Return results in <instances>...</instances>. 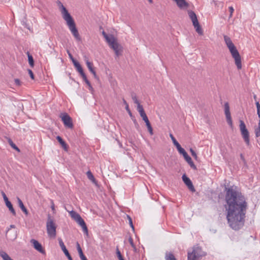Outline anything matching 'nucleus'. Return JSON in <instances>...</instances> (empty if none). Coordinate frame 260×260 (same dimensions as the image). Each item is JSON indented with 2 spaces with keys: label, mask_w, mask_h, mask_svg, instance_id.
<instances>
[{
  "label": "nucleus",
  "mask_w": 260,
  "mask_h": 260,
  "mask_svg": "<svg viewBox=\"0 0 260 260\" xmlns=\"http://www.w3.org/2000/svg\"><path fill=\"white\" fill-rule=\"evenodd\" d=\"M102 35H103L104 37L105 38L106 41L107 42V43H108L109 42H110V41L112 40V36H113L112 35L111 36V37H110L106 32L105 31H103L102 32Z\"/></svg>",
  "instance_id": "31"
},
{
  "label": "nucleus",
  "mask_w": 260,
  "mask_h": 260,
  "mask_svg": "<svg viewBox=\"0 0 260 260\" xmlns=\"http://www.w3.org/2000/svg\"><path fill=\"white\" fill-rule=\"evenodd\" d=\"M59 3L60 4V11L63 19L66 21L67 25L74 37L77 40H80L81 38L78 29L76 28L74 20L63 5L60 2Z\"/></svg>",
  "instance_id": "3"
},
{
  "label": "nucleus",
  "mask_w": 260,
  "mask_h": 260,
  "mask_svg": "<svg viewBox=\"0 0 260 260\" xmlns=\"http://www.w3.org/2000/svg\"><path fill=\"white\" fill-rule=\"evenodd\" d=\"M136 128L138 129L140 127L139 125L138 122H136V124H135Z\"/></svg>",
  "instance_id": "48"
},
{
  "label": "nucleus",
  "mask_w": 260,
  "mask_h": 260,
  "mask_svg": "<svg viewBox=\"0 0 260 260\" xmlns=\"http://www.w3.org/2000/svg\"><path fill=\"white\" fill-rule=\"evenodd\" d=\"M27 55H28V63L30 65V66L31 67V68H33L34 66V58L32 56V55H31L28 52H27Z\"/></svg>",
  "instance_id": "28"
},
{
  "label": "nucleus",
  "mask_w": 260,
  "mask_h": 260,
  "mask_svg": "<svg viewBox=\"0 0 260 260\" xmlns=\"http://www.w3.org/2000/svg\"><path fill=\"white\" fill-rule=\"evenodd\" d=\"M82 228L83 232L86 234L87 236L88 235V229L86 225V223L81 226Z\"/></svg>",
  "instance_id": "36"
},
{
  "label": "nucleus",
  "mask_w": 260,
  "mask_h": 260,
  "mask_svg": "<svg viewBox=\"0 0 260 260\" xmlns=\"http://www.w3.org/2000/svg\"><path fill=\"white\" fill-rule=\"evenodd\" d=\"M224 113L225 115L226 121L229 124V125L231 126V127H233V122L232 119L231 115V113L230 111V106L229 105V103L228 102H226L224 103Z\"/></svg>",
  "instance_id": "12"
},
{
  "label": "nucleus",
  "mask_w": 260,
  "mask_h": 260,
  "mask_svg": "<svg viewBox=\"0 0 260 260\" xmlns=\"http://www.w3.org/2000/svg\"><path fill=\"white\" fill-rule=\"evenodd\" d=\"M141 117L142 118L143 120L145 121L146 123V126L148 128V131L150 134L151 135H152L153 134V128L151 126V125L149 121V119L146 115V114L142 115V116H141Z\"/></svg>",
  "instance_id": "17"
},
{
  "label": "nucleus",
  "mask_w": 260,
  "mask_h": 260,
  "mask_svg": "<svg viewBox=\"0 0 260 260\" xmlns=\"http://www.w3.org/2000/svg\"><path fill=\"white\" fill-rule=\"evenodd\" d=\"M109 46L114 51L116 57L121 55L122 52V46L118 43L115 38L112 36V40L108 43Z\"/></svg>",
  "instance_id": "10"
},
{
  "label": "nucleus",
  "mask_w": 260,
  "mask_h": 260,
  "mask_svg": "<svg viewBox=\"0 0 260 260\" xmlns=\"http://www.w3.org/2000/svg\"><path fill=\"white\" fill-rule=\"evenodd\" d=\"M170 137H171L174 145L176 147L179 152L183 155L184 159L189 164L190 167L194 170H197V168L196 166L194 164L191 157L188 155L185 150L183 148L181 147V145L177 142V141L176 140L173 135L172 134H170Z\"/></svg>",
  "instance_id": "5"
},
{
  "label": "nucleus",
  "mask_w": 260,
  "mask_h": 260,
  "mask_svg": "<svg viewBox=\"0 0 260 260\" xmlns=\"http://www.w3.org/2000/svg\"><path fill=\"white\" fill-rule=\"evenodd\" d=\"M31 244H32L34 248L43 254H45V250L43 248L42 245L37 240L35 239H31L30 241Z\"/></svg>",
  "instance_id": "13"
},
{
  "label": "nucleus",
  "mask_w": 260,
  "mask_h": 260,
  "mask_svg": "<svg viewBox=\"0 0 260 260\" xmlns=\"http://www.w3.org/2000/svg\"><path fill=\"white\" fill-rule=\"evenodd\" d=\"M258 125L259 126V127H260V117H259V120Z\"/></svg>",
  "instance_id": "55"
},
{
  "label": "nucleus",
  "mask_w": 260,
  "mask_h": 260,
  "mask_svg": "<svg viewBox=\"0 0 260 260\" xmlns=\"http://www.w3.org/2000/svg\"><path fill=\"white\" fill-rule=\"evenodd\" d=\"M188 14L190 18V19L191 20L193 25L194 27L196 29V31L200 35H203V30L199 24V22L198 20L197 17L195 13L189 10L188 11Z\"/></svg>",
  "instance_id": "8"
},
{
  "label": "nucleus",
  "mask_w": 260,
  "mask_h": 260,
  "mask_svg": "<svg viewBox=\"0 0 260 260\" xmlns=\"http://www.w3.org/2000/svg\"><path fill=\"white\" fill-rule=\"evenodd\" d=\"M77 249L81 260H87L86 256L84 255L82 250L78 243H77Z\"/></svg>",
  "instance_id": "19"
},
{
  "label": "nucleus",
  "mask_w": 260,
  "mask_h": 260,
  "mask_svg": "<svg viewBox=\"0 0 260 260\" xmlns=\"http://www.w3.org/2000/svg\"><path fill=\"white\" fill-rule=\"evenodd\" d=\"M137 110L139 112L140 116H142V115L146 114L142 105H141L140 104V103L139 104H137Z\"/></svg>",
  "instance_id": "27"
},
{
  "label": "nucleus",
  "mask_w": 260,
  "mask_h": 260,
  "mask_svg": "<svg viewBox=\"0 0 260 260\" xmlns=\"http://www.w3.org/2000/svg\"><path fill=\"white\" fill-rule=\"evenodd\" d=\"M17 201L18 206L20 208L22 211H27V210L26 208H25V206L24 205L22 201L19 197H17Z\"/></svg>",
  "instance_id": "22"
},
{
  "label": "nucleus",
  "mask_w": 260,
  "mask_h": 260,
  "mask_svg": "<svg viewBox=\"0 0 260 260\" xmlns=\"http://www.w3.org/2000/svg\"><path fill=\"white\" fill-rule=\"evenodd\" d=\"M256 106L257 108V114L258 115V117H260V104L258 102H256Z\"/></svg>",
  "instance_id": "38"
},
{
  "label": "nucleus",
  "mask_w": 260,
  "mask_h": 260,
  "mask_svg": "<svg viewBox=\"0 0 260 260\" xmlns=\"http://www.w3.org/2000/svg\"><path fill=\"white\" fill-rule=\"evenodd\" d=\"M12 213H13V214L14 215H16V212H12Z\"/></svg>",
  "instance_id": "56"
},
{
  "label": "nucleus",
  "mask_w": 260,
  "mask_h": 260,
  "mask_svg": "<svg viewBox=\"0 0 260 260\" xmlns=\"http://www.w3.org/2000/svg\"><path fill=\"white\" fill-rule=\"evenodd\" d=\"M126 217H127V219L128 220L129 224L131 227L132 228V230L133 231H134L135 228H134V226L133 223V221H132V218L128 215H126Z\"/></svg>",
  "instance_id": "33"
},
{
  "label": "nucleus",
  "mask_w": 260,
  "mask_h": 260,
  "mask_svg": "<svg viewBox=\"0 0 260 260\" xmlns=\"http://www.w3.org/2000/svg\"><path fill=\"white\" fill-rule=\"evenodd\" d=\"M229 9V11H230V12L229 17H230V18H231V17H232V15H233V12H234V8H233V7H232V6H231V7H230Z\"/></svg>",
  "instance_id": "41"
},
{
  "label": "nucleus",
  "mask_w": 260,
  "mask_h": 260,
  "mask_svg": "<svg viewBox=\"0 0 260 260\" xmlns=\"http://www.w3.org/2000/svg\"><path fill=\"white\" fill-rule=\"evenodd\" d=\"M225 200L228 206L226 211H246L247 203L242 193L233 188V186H225Z\"/></svg>",
  "instance_id": "1"
},
{
  "label": "nucleus",
  "mask_w": 260,
  "mask_h": 260,
  "mask_svg": "<svg viewBox=\"0 0 260 260\" xmlns=\"http://www.w3.org/2000/svg\"><path fill=\"white\" fill-rule=\"evenodd\" d=\"M165 260H176V258L172 252H167L165 254Z\"/></svg>",
  "instance_id": "23"
},
{
  "label": "nucleus",
  "mask_w": 260,
  "mask_h": 260,
  "mask_svg": "<svg viewBox=\"0 0 260 260\" xmlns=\"http://www.w3.org/2000/svg\"><path fill=\"white\" fill-rule=\"evenodd\" d=\"M116 254L119 260H124L118 248L116 249Z\"/></svg>",
  "instance_id": "35"
},
{
  "label": "nucleus",
  "mask_w": 260,
  "mask_h": 260,
  "mask_svg": "<svg viewBox=\"0 0 260 260\" xmlns=\"http://www.w3.org/2000/svg\"><path fill=\"white\" fill-rule=\"evenodd\" d=\"M71 217L80 226L85 224L84 220L77 212H69Z\"/></svg>",
  "instance_id": "14"
},
{
  "label": "nucleus",
  "mask_w": 260,
  "mask_h": 260,
  "mask_svg": "<svg viewBox=\"0 0 260 260\" xmlns=\"http://www.w3.org/2000/svg\"><path fill=\"white\" fill-rule=\"evenodd\" d=\"M91 73L93 74V77H94V78H98V76H97V75L96 74V72H95V70H93Z\"/></svg>",
  "instance_id": "46"
},
{
  "label": "nucleus",
  "mask_w": 260,
  "mask_h": 260,
  "mask_svg": "<svg viewBox=\"0 0 260 260\" xmlns=\"http://www.w3.org/2000/svg\"><path fill=\"white\" fill-rule=\"evenodd\" d=\"M68 55H69V57H70V58L72 60V62H73V61H74V60H76L74 58V57H73V55H72V54L69 52V51H68Z\"/></svg>",
  "instance_id": "43"
},
{
  "label": "nucleus",
  "mask_w": 260,
  "mask_h": 260,
  "mask_svg": "<svg viewBox=\"0 0 260 260\" xmlns=\"http://www.w3.org/2000/svg\"><path fill=\"white\" fill-rule=\"evenodd\" d=\"M24 213H25V214H26V215H28V212H24Z\"/></svg>",
  "instance_id": "57"
},
{
  "label": "nucleus",
  "mask_w": 260,
  "mask_h": 260,
  "mask_svg": "<svg viewBox=\"0 0 260 260\" xmlns=\"http://www.w3.org/2000/svg\"><path fill=\"white\" fill-rule=\"evenodd\" d=\"M58 242L59 246L64 253L65 255L68 257L69 260H73L70 254L69 253L68 250L66 248V247L65 245L64 244V243L63 242L62 239L60 238H58Z\"/></svg>",
  "instance_id": "16"
},
{
  "label": "nucleus",
  "mask_w": 260,
  "mask_h": 260,
  "mask_svg": "<svg viewBox=\"0 0 260 260\" xmlns=\"http://www.w3.org/2000/svg\"><path fill=\"white\" fill-rule=\"evenodd\" d=\"M9 144L15 150L19 151L20 150L18 147L13 142L11 139H9L8 140Z\"/></svg>",
  "instance_id": "30"
},
{
  "label": "nucleus",
  "mask_w": 260,
  "mask_h": 260,
  "mask_svg": "<svg viewBox=\"0 0 260 260\" xmlns=\"http://www.w3.org/2000/svg\"><path fill=\"white\" fill-rule=\"evenodd\" d=\"M2 194L3 196L4 200L5 202L6 206L9 208L10 211H15L13 205L11 204V202L9 201L8 198L6 196V194L4 191L2 192Z\"/></svg>",
  "instance_id": "18"
},
{
  "label": "nucleus",
  "mask_w": 260,
  "mask_h": 260,
  "mask_svg": "<svg viewBox=\"0 0 260 260\" xmlns=\"http://www.w3.org/2000/svg\"><path fill=\"white\" fill-rule=\"evenodd\" d=\"M80 75H81V77H82L83 80L85 81V82H86L88 80L87 79V77H86L85 74L84 73V72Z\"/></svg>",
  "instance_id": "42"
},
{
  "label": "nucleus",
  "mask_w": 260,
  "mask_h": 260,
  "mask_svg": "<svg viewBox=\"0 0 260 260\" xmlns=\"http://www.w3.org/2000/svg\"><path fill=\"white\" fill-rule=\"evenodd\" d=\"M240 157L243 161H245L244 157L242 154H240Z\"/></svg>",
  "instance_id": "49"
},
{
  "label": "nucleus",
  "mask_w": 260,
  "mask_h": 260,
  "mask_svg": "<svg viewBox=\"0 0 260 260\" xmlns=\"http://www.w3.org/2000/svg\"><path fill=\"white\" fill-rule=\"evenodd\" d=\"M123 102L124 104L125 105V109H126V110L128 112V113L129 115V116L131 117H133V115H132V113L129 108L128 105V104L127 103V102H126V101L124 99H123Z\"/></svg>",
  "instance_id": "29"
},
{
  "label": "nucleus",
  "mask_w": 260,
  "mask_h": 260,
  "mask_svg": "<svg viewBox=\"0 0 260 260\" xmlns=\"http://www.w3.org/2000/svg\"><path fill=\"white\" fill-rule=\"evenodd\" d=\"M0 256L4 260H13L6 252L2 250H0Z\"/></svg>",
  "instance_id": "24"
},
{
  "label": "nucleus",
  "mask_w": 260,
  "mask_h": 260,
  "mask_svg": "<svg viewBox=\"0 0 260 260\" xmlns=\"http://www.w3.org/2000/svg\"><path fill=\"white\" fill-rule=\"evenodd\" d=\"M133 121H134V124H136V122H137V120H136V119H133Z\"/></svg>",
  "instance_id": "52"
},
{
  "label": "nucleus",
  "mask_w": 260,
  "mask_h": 260,
  "mask_svg": "<svg viewBox=\"0 0 260 260\" xmlns=\"http://www.w3.org/2000/svg\"><path fill=\"white\" fill-rule=\"evenodd\" d=\"M16 238V234L14 233V235L12 237V239H15Z\"/></svg>",
  "instance_id": "51"
},
{
  "label": "nucleus",
  "mask_w": 260,
  "mask_h": 260,
  "mask_svg": "<svg viewBox=\"0 0 260 260\" xmlns=\"http://www.w3.org/2000/svg\"><path fill=\"white\" fill-rule=\"evenodd\" d=\"M128 242H129L131 245L132 246V247L133 248H134V249H136V246L134 243V242H133V238L130 237L129 238H128Z\"/></svg>",
  "instance_id": "39"
},
{
  "label": "nucleus",
  "mask_w": 260,
  "mask_h": 260,
  "mask_svg": "<svg viewBox=\"0 0 260 260\" xmlns=\"http://www.w3.org/2000/svg\"><path fill=\"white\" fill-rule=\"evenodd\" d=\"M51 209H52V210H55V209H54V203H53L52 201H51Z\"/></svg>",
  "instance_id": "47"
},
{
  "label": "nucleus",
  "mask_w": 260,
  "mask_h": 260,
  "mask_svg": "<svg viewBox=\"0 0 260 260\" xmlns=\"http://www.w3.org/2000/svg\"><path fill=\"white\" fill-rule=\"evenodd\" d=\"M85 83L89 86V88L90 89H92V87L91 84H90V82L89 81V80L87 81Z\"/></svg>",
  "instance_id": "45"
},
{
  "label": "nucleus",
  "mask_w": 260,
  "mask_h": 260,
  "mask_svg": "<svg viewBox=\"0 0 260 260\" xmlns=\"http://www.w3.org/2000/svg\"><path fill=\"white\" fill-rule=\"evenodd\" d=\"M46 229L48 235L50 238H54L56 235V226L54 219L50 214H48L47 220L46 222Z\"/></svg>",
  "instance_id": "6"
},
{
  "label": "nucleus",
  "mask_w": 260,
  "mask_h": 260,
  "mask_svg": "<svg viewBox=\"0 0 260 260\" xmlns=\"http://www.w3.org/2000/svg\"><path fill=\"white\" fill-rule=\"evenodd\" d=\"M245 218V212H228L226 215L230 227L235 231H238L244 226Z\"/></svg>",
  "instance_id": "2"
},
{
  "label": "nucleus",
  "mask_w": 260,
  "mask_h": 260,
  "mask_svg": "<svg viewBox=\"0 0 260 260\" xmlns=\"http://www.w3.org/2000/svg\"><path fill=\"white\" fill-rule=\"evenodd\" d=\"M59 117L61 119L66 127L70 129H72L74 127L72 119L68 113H62L60 114Z\"/></svg>",
  "instance_id": "11"
},
{
  "label": "nucleus",
  "mask_w": 260,
  "mask_h": 260,
  "mask_svg": "<svg viewBox=\"0 0 260 260\" xmlns=\"http://www.w3.org/2000/svg\"><path fill=\"white\" fill-rule=\"evenodd\" d=\"M56 139L58 141V142L60 143V144L61 145L62 147L65 150H68V145L67 143L65 142L61 138V137L58 136L56 137Z\"/></svg>",
  "instance_id": "20"
},
{
  "label": "nucleus",
  "mask_w": 260,
  "mask_h": 260,
  "mask_svg": "<svg viewBox=\"0 0 260 260\" xmlns=\"http://www.w3.org/2000/svg\"><path fill=\"white\" fill-rule=\"evenodd\" d=\"M86 174L88 178L90 180H91L93 183L96 184V181L90 171H88Z\"/></svg>",
  "instance_id": "26"
},
{
  "label": "nucleus",
  "mask_w": 260,
  "mask_h": 260,
  "mask_svg": "<svg viewBox=\"0 0 260 260\" xmlns=\"http://www.w3.org/2000/svg\"><path fill=\"white\" fill-rule=\"evenodd\" d=\"M86 64L90 72L94 70L92 62L89 61L87 58L85 59Z\"/></svg>",
  "instance_id": "25"
},
{
  "label": "nucleus",
  "mask_w": 260,
  "mask_h": 260,
  "mask_svg": "<svg viewBox=\"0 0 260 260\" xmlns=\"http://www.w3.org/2000/svg\"><path fill=\"white\" fill-rule=\"evenodd\" d=\"M150 3H152V0H148Z\"/></svg>",
  "instance_id": "54"
},
{
  "label": "nucleus",
  "mask_w": 260,
  "mask_h": 260,
  "mask_svg": "<svg viewBox=\"0 0 260 260\" xmlns=\"http://www.w3.org/2000/svg\"><path fill=\"white\" fill-rule=\"evenodd\" d=\"M206 255V253L202 250L201 247L197 246L193 248L191 252H188V260H196Z\"/></svg>",
  "instance_id": "7"
},
{
  "label": "nucleus",
  "mask_w": 260,
  "mask_h": 260,
  "mask_svg": "<svg viewBox=\"0 0 260 260\" xmlns=\"http://www.w3.org/2000/svg\"><path fill=\"white\" fill-rule=\"evenodd\" d=\"M190 152L191 154V155L194 157V158L196 160H198V157L197 156V153H196V152L193 150L192 148H190Z\"/></svg>",
  "instance_id": "34"
},
{
  "label": "nucleus",
  "mask_w": 260,
  "mask_h": 260,
  "mask_svg": "<svg viewBox=\"0 0 260 260\" xmlns=\"http://www.w3.org/2000/svg\"><path fill=\"white\" fill-rule=\"evenodd\" d=\"M131 96H132V98L135 104H139V101L137 99L136 94L134 92H132L131 93Z\"/></svg>",
  "instance_id": "32"
},
{
  "label": "nucleus",
  "mask_w": 260,
  "mask_h": 260,
  "mask_svg": "<svg viewBox=\"0 0 260 260\" xmlns=\"http://www.w3.org/2000/svg\"><path fill=\"white\" fill-rule=\"evenodd\" d=\"M224 40L228 49H229L232 56L235 60V63L237 69L238 70L241 69L242 68L241 57L236 46L233 44L229 37L224 36Z\"/></svg>",
  "instance_id": "4"
},
{
  "label": "nucleus",
  "mask_w": 260,
  "mask_h": 260,
  "mask_svg": "<svg viewBox=\"0 0 260 260\" xmlns=\"http://www.w3.org/2000/svg\"><path fill=\"white\" fill-rule=\"evenodd\" d=\"M182 178L184 183L188 187V189L191 191L194 192L196 190L190 179L188 177H187L185 174L183 175Z\"/></svg>",
  "instance_id": "15"
},
{
  "label": "nucleus",
  "mask_w": 260,
  "mask_h": 260,
  "mask_svg": "<svg viewBox=\"0 0 260 260\" xmlns=\"http://www.w3.org/2000/svg\"><path fill=\"white\" fill-rule=\"evenodd\" d=\"M254 132H255V134L256 137H258L260 136V127H259V126L258 125V127H256L255 128Z\"/></svg>",
  "instance_id": "37"
},
{
  "label": "nucleus",
  "mask_w": 260,
  "mask_h": 260,
  "mask_svg": "<svg viewBox=\"0 0 260 260\" xmlns=\"http://www.w3.org/2000/svg\"><path fill=\"white\" fill-rule=\"evenodd\" d=\"M14 82L16 85L18 86L20 85V81L18 79H15Z\"/></svg>",
  "instance_id": "44"
},
{
  "label": "nucleus",
  "mask_w": 260,
  "mask_h": 260,
  "mask_svg": "<svg viewBox=\"0 0 260 260\" xmlns=\"http://www.w3.org/2000/svg\"><path fill=\"white\" fill-rule=\"evenodd\" d=\"M28 74H29V76H30V78H31L32 79H34L35 77H34V74H33L32 71L31 70L28 69Z\"/></svg>",
  "instance_id": "40"
},
{
  "label": "nucleus",
  "mask_w": 260,
  "mask_h": 260,
  "mask_svg": "<svg viewBox=\"0 0 260 260\" xmlns=\"http://www.w3.org/2000/svg\"><path fill=\"white\" fill-rule=\"evenodd\" d=\"M10 228H15V225H13V224H12V225H10Z\"/></svg>",
  "instance_id": "53"
},
{
  "label": "nucleus",
  "mask_w": 260,
  "mask_h": 260,
  "mask_svg": "<svg viewBox=\"0 0 260 260\" xmlns=\"http://www.w3.org/2000/svg\"><path fill=\"white\" fill-rule=\"evenodd\" d=\"M73 63L76 70L80 73V74H81L84 73L83 70L79 62H78L76 60H74Z\"/></svg>",
  "instance_id": "21"
},
{
  "label": "nucleus",
  "mask_w": 260,
  "mask_h": 260,
  "mask_svg": "<svg viewBox=\"0 0 260 260\" xmlns=\"http://www.w3.org/2000/svg\"><path fill=\"white\" fill-rule=\"evenodd\" d=\"M10 233V229H8V230L7 231V233H6V236H9V234Z\"/></svg>",
  "instance_id": "50"
},
{
  "label": "nucleus",
  "mask_w": 260,
  "mask_h": 260,
  "mask_svg": "<svg viewBox=\"0 0 260 260\" xmlns=\"http://www.w3.org/2000/svg\"><path fill=\"white\" fill-rule=\"evenodd\" d=\"M239 128L241 133L242 137L244 139V142L247 146L250 145L249 133L246 128V125L244 122L240 120Z\"/></svg>",
  "instance_id": "9"
}]
</instances>
